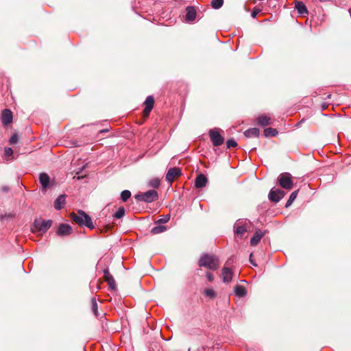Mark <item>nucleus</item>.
I'll list each match as a JSON object with an SVG mask.
<instances>
[{"label":"nucleus","instance_id":"obj_38","mask_svg":"<svg viewBox=\"0 0 351 351\" xmlns=\"http://www.w3.org/2000/svg\"><path fill=\"white\" fill-rule=\"evenodd\" d=\"M252 254H250V263L254 265V266H256V264L255 263H254V261L252 260Z\"/></svg>","mask_w":351,"mask_h":351},{"label":"nucleus","instance_id":"obj_37","mask_svg":"<svg viewBox=\"0 0 351 351\" xmlns=\"http://www.w3.org/2000/svg\"><path fill=\"white\" fill-rule=\"evenodd\" d=\"M206 276V278H207V279H208V280L209 282H213L214 280V275L212 273L207 272Z\"/></svg>","mask_w":351,"mask_h":351},{"label":"nucleus","instance_id":"obj_17","mask_svg":"<svg viewBox=\"0 0 351 351\" xmlns=\"http://www.w3.org/2000/svg\"><path fill=\"white\" fill-rule=\"evenodd\" d=\"M258 125L265 127L271 124V118L266 114L259 116L257 119Z\"/></svg>","mask_w":351,"mask_h":351},{"label":"nucleus","instance_id":"obj_22","mask_svg":"<svg viewBox=\"0 0 351 351\" xmlns=\"http://www.w3.org/2000/svg\"><path fill=\"white\" fill-rule=\"evenodd\" d=\"M234 293L237 296L244 297L247 293L245 288L241 285H237L234 287Z\"/></svg>","mask_w":351,"mask_h":351},{"label":"nucleus","instance_id":"obj_28","mask_svg":"<svg viewBox=\"0 0 351 351\" xmlns=\"http://www.w3.org/2000/svg\"><path fill=\"white\" fill-rule=\"evenodd\" d=\"M223 0H212L210 5L213 9L217 10L222 7Z\"/></svg>","mask_w":351,"mask_h":351},{"label":"nucleus","instance_id":"obj_35","mask_svg":"<svg viewBox=\"0 0 351 351\" xmlns=\"http://www.w3.org/2000/svg\"><path fill=\"white\" fill-rule=\"evenodd\" d=\"M4 155L5 157H10L13 155V150L10 147H5L4 149Z\"/></svg>","mask_w":351,"mask_h":351},{"label":"nucleus","instance_id":"obj_2","mask_svg":"<svg viewBox=\"0 0 351 351\" xmlns=\"http://www.w3.org/2000/svg\"><path fill=\"white\" fill-rule=\"evenodd\" d=\"M71 219L80 226H85L90 229L94 228V225L90 217L83 210H78L77 213H72Z\"/></svg>","mask_w":351,"mask_h":351},{"label":"nucleus","instance_id":"obj_11","mask_svg":"<svg viewBox=\"0 0 351 351\" xmlns=\"http://www.w3.org/2000/svg\"><path fill=\"white\" fill-rule=\"evenodd\" d=\"M144 104L145 106V109L143 110V114L145 117H148L151 110H152L154 104V99L152 96H148Z\"/></svg>","mask_w":351,"mask_h":351},{"label":"nucleus","instance_id":"obj_30","mask_svg":"<svg viewBox=\"0 0 351 351\" xmlns=\"http://www.w3.org/2000/svg\"><path fill=\"white\" fill-rule=\"evenodd\" d=\"M131 197V192L128 190H124L121 193L122 201L126 202Z\"/></svg>","mask_w":351,"mask_h":351},{"label":"nucleus","instance_id":"obj_40","mask_svg":"<svg viewBox=\"0 0 351 351\" xmlns=\"http://www.w3.org/2000/svg\"><path fill=\"white\" fill-rule=\"evenodd\" d=\"M226 265H229V261L226 263Z\"/></svg>","mask_w":351,"mask_h":351},{"label":"nucleus","instance_id":"obj_9","mask_svg":"<svg viewBox=\"0 0 351 351\" xmlns=\"http://www.w3.org/2000/svg\"><path fill=\"white\" fill-rule=\"evenodd\" d=\"M181 175V170L178 167L170 168L166 174V180L171 184L176 178Z\"/></svg>","mask_w":351,"mask_h":351},{"label":"nucleus","instance_id":"obj_25","mask_svg":"<svg viewBox=\"0 0 351 351\" xmlns=\"http://www.w3.org/2000/svg\"><path fill=\"white\" fill-rule=\"evenodd\" d=\"M278 134V131L276 129L271 128H267L264 130V135L266 137L275 136Z\"/></svg>","mask_w":351,"mask_h":351},{"label":"nucleus","instance_id":"obj_4","mask_svg":"<svg viewBox=\"0 0 351 351\" xmlns=\"http://www.w3.org/2000/svg\"><path fill=\"white\" fill-rule=\"evenodd\" d=\"M51 225V220L36 219L34 222L32 232L43 234L49 229Z\"/></svg>","mask_w":351,"mask_h":351},{"label":"nucleus","instance_id":"obj_13","mask_svg":"<svg viewBox=\"0 0 351 351\" xmlns=\"http://www.w3.org/2000/svg\"><path fill=\"white\" fill-rule=\"evenodd\" d=\"M104 278L105 281H106L108 284L109 288L111 290H113L116 287L115 280H114L113 276L109 272L108 269H105L104 270Z\"/></svg>","mask_w":351,"mask_h":351},{"label":"nucleus","instance_id":"obj_39","mask_svg":"<svg viewBox=\"0 0 351 351\" xmlns=\"http://www.w3.org/2000/svg\"><path fill=\"white\" fill-rule=\"evenodd\" d=\"M2 191L3 192H8L9 191V188L8 186H3L1 188Z\"/></svg>","mask_w":351,"mask_h":351},{"label":"nucleus","instance_id":"obj_6","mask_svg":"<svg viewBox=\"0 0 351 351\" xmlns=\"http://www.w3.org/2000/svg\"><path fill=\"white\" fill-rule=\"evenodd\" d=\"M209 136L215 147H219L223 143L224 138L217 128L212 129L209 131Z\"/></svg>","mask_w":351,"mask_h":351},{"label":"nucleus","instance_id":"obj_24","mask_svg":"<svg viewBox=\"0 0 351 351\" xmlns=\"http://www.w3.org/2000/svg\"><path fill=\"white\" fill-rule=\"evenodd\" d=\"M166 230H167V228H166V227L165 226L158 225V226H156L155 227H154L152 229L151 232L152 234H159V233L163 232Z\"/></svg>","mask_w":351,"mask_h":351},{"label":"nucleus","instance_id":"obj_5","mask_svg":"<svg viewBox=\"0 0 351 351\" xmlns=\"http://www.w3.org/2000/svg\"><path fill=\"white\" fill-rule=\"evenodd\" d=\"M280 186L287 190H291L293 186L291 176L289 173H283L278 176Z\"/></svg>","mask_w":351,"mask_h":351},{"label":"nucleus","instance_id":"obj_3","mask_svg":"<svg viewBox=\"0 0 351 351\" xmlns=\"http://www.w3.org/2000/svg\"><path fill=\"white\" fill-rule=\"evenodd\" d=\"M135 198L138 201L145 202L147 203H151L158 198V192L155 190H149L145 193H140L135 195Z\"/></svg>","mask_w":351,"mask_h":351},{"label":"nucleus","instance_id":"obj_32","mask_svg":"<svg viewBox=\"0 0 351 351\" xmlns=\"http://www.w3.org/2000/svg\"><path fill=\"white\" fill-rule=\"evenodd\" d=\"M91 304L93 312L95 314V315L97 316V303L95 298H93L92 299Z\"/></svg>","mask_w":351,"mask_h":351},{"label":"nucleus","instance_id":"obj_7","mask_svg":"<svg viewBox=\"0 0 351 351\" xmlns=\"http://www.w3.org/2000/svg\"><path fill=\"white\" fill-rule=\"evenodd\" d=\"M247 224L246 219H238L234 226V233L238 236L243 237L247 232Z\"/></svg>","mask_w":351,"mask_h":351},{"label":"nucleus","instance_id":"obj_16","mask_svg":"<svg viewBox=\"0 0 351 351\" xmlns=\"http://www.w3.org/2000/svg\"><path fill=\"white\" fill-rule=\"evenodd\" d=\"M232 275H233V273L230 268H228L227 267H224L222 269L221 276H222V280H223V282H226V283L230 282L232 280Z\"/></svg>","mask_w":351,"mask_h":351},{"label":"nucleus","instance_id":"obj_27","mask_svg":"<svg viewBox=\"0 0 351 351\" xmlns=\"http://www.w3.org/2000/svg\"><path fill=\"white\" fill-rule=\"evenodd\" d=\"M204 294L210 299H214L217 295L216 292L213 289H206L204 291Z\"/></svg>","mask_w":351,"mask_h":351},{"label":"nucleus","instance_id":"obj_8","mask_svg":"<svg viewBox=\"0 0 351 351\" xmlns=\"http://www.w3.org/2000/svg\"><path fill=\"white\" fill-rule=\"evenodd\" d=\"M285 195V193L280 189H272L269 193V199L274 202H278Z\"/></svg>","mask_w":351,"mask_h":351},{"label":"nucleus","instance_id":"obj_23","mask_svg":"<svg viewBox=\"0 0 351 351\" xmlns=\"http://www.w3.org/2000/svg\"><path fill=\"white\" fill-rule=\"evenodd\" d=\"M295 8L297 9L298 12L301 14L308 13L306 7L302 2H298L295 4Z\"/></svg>","mask_w":351,"mask_h":351},{"label":"nucleus","instance_id":"obj_15","mask_svg":"<svg viewBox=\"0 0 351 351\" xmlns=\"http://www.w3.org/2000/svg\"><path fill=\"white\" fill-rule=\"evenodd\" d=\"M39 181L43 189H47L50 186V178L46 173H41L39 175Z\"/></svg>","mask_w":351,"mask_h":351},{"label":"nucleus","instance_id":"obj_29","mask_svg":"<svg viewBox=\"0 0 351 351\" xmlns=\"http://www.w3.org/2000/svg\"><path fill=\"white\" fill-rule=\"evenodd\" d=\"M125 215V208L123 207H119L116 213L114 214V217L116 219H121Z\"/></svg>","mask_w":351,"mask_h":351},{"label":"nucleus","instance_id":"obj_33","mask_svg":"<svg viewBox=\"0 0 351 351\" xmlns=\"http://www.w3.org/2000/svg\"><path fill=\"white\" fill-rule=\"evenodd\" d=\"M227 148L230 149L237 146V142L234 139H229L226 142Z\"/></svg>","mask_w":351,"mask_h":351},{"label":"nucleus","instance_id":"obj_31","mask_svg":"<svg viewBox=\"0 0 351 351\" xmlns=\"http://www.w3.org/2000/svg\"><path fill=\"white\" fill-rule=\"evenodd\" d=\"M160 180L158 178H154L149 181V186L153 188H158L160 186Z\"/></svg>","mask_w":351,"mask_h":351},{"label":"nucleus","instance_id":"obj_12","mask_svg":"<svg viewBox=\"0 0 351 351\" xmlns=\"http://www.w3.org/2000/svg\"><path fill=\"white\" fill-rule=\"evenodd\" d=\"M72 233V228L71 226L66 224V223H62L60 225L58 230H57V234L60 237L67 236Z\"/></svg>","mask_w":351,"mask_h":351},{"label":"nucleus","instance_id":"obj_14","mask_svg":"<svg viewBox=\"0 0 351 351\" xmlns=\"http://www.w3.org/2000/svg\"><path fill=\"white\" fill-rule=\"evenodd\" d=\"M186 16H185L186 21H187L189 23L193 22L195 19L196 15H197L195 9L192 6H188L186 8Z\"/></svg>","mask_w":351,"mask_h":351},{"label":"nucleus","instance_id":"obj_19","mask_svg":"<svg viewBox=\"0 0 351 351\" xmlns=\"http://www.w3.org/2000/svg\"><path fill=\"white\" fill-rule=\"evenodd\" d=\"M264 236V232L261 230H257L255 233L253 237L250 240V244L253 246L256 245L258 242L261 241V239Z\"/></svg>","mask_w":351,"mask_h":351},{"label":"nucleus","instance_id":"obj_26","mask_svg":"<svg viewBox=\"0 0 351 351\" xmlns=\"http://www.w3.org/2000/svg\"><path fill=\"white\" fill-rule=\"evenodd\" d=\"M297 196H298V191H295L292 192L289 196V199L287 200V202L286 203L285 207L287 208V207L290 206L292 204V203L294 202V200L296 199Z\"/></svg>","mask_w":351,"mask_h":351},{"label":"nucleus","instance_id":"obj_10","mask_svg":"<svg viewBox=\"0 0 351 351\" xmlns=\"http://www.w3.org/2000/svg\"><path fill=\"white\" fill-rule=\"evenodd\" d=\"M12 112L9 109H4L1 115V120L3 125H8L12 122Z\"/></svg>","mask_w":351,"mask_h":351},{"label":"nucleus","instance_id":"obj_20","mask_svg":"<svg viewBox=\"0 0 351 351\" xmlns=\"http://www.w3.org/2000/svg\"><path fill=\"white\" fill-rule=\"evenodd\" d=\"M65 195H61L54 202V208L56 210H60L65 204Z\"/></svg>","mask_w":351,"mask_h":351},{"label":"nucleus","instance_id":"obj_18","mask_svg":"<svg viewBox=\"0 0 351 351\" xmlns=\"http://www.w3.org/2000/svg\"><path fill=\"white\" fill-rule=\"evenodd\" d=\"M207 182V178L204 174H199L195 179V185L196 188H203L206 185Z\"/></svg>","mask_w":351,"mask_h":351},{"label":"nucleus","instance_id":"obj_21","mask_svg":"<svg viewBox=\"0 0 351 351\" xmlns=\"http://www.w3.org/2000/svg\"><path fill=\"white\" fill-rule=\"evenodd\" d=\"M244 135L247 137H257L259 135V130L256 128H250L244 132Z\"/></svg>","mask_w":351,"mask_h":351},{"label":"nucleus","instance_id":"obj_1","mask_svg":"<svg viewBox=\"0 0 351 351\" xmlns=\"http://www.w3.org/2000/svg\"><path fill=\"white\" fill-rule=\"evenodd\" d=\"M198 264L199 267L215 271L219 267L220 262L218 256L204 253L201 255Z\"/></svg>","mask_w":351,"mask_h":351},{"label":"nucleus","instance_id":"obj_34","mask_svg":"<svg viewBox=\"0 0 351 351\" xmlns=\"http://www.w3.org/2000/svg\"><path fill=\"white\" fill-rule=\"evenodd\" d=\"M19 141V136L16 134H12L9 140L10 145L16 144Z\"/></svg>","mask_w":351,"mask_h":351},{"label":"nucleus","instance_id":"obj_36","mask_svg":"<svg viewBox=\"0 0 351 351\" xmlns=\"http://www.w3.org/2000/svg\"><path fill=\"white\" fill-rule=\"evenodd\" d=\"M169 219H170V216L169 215H166L163 218H161V219H158L156 223H165L167 221H169Z\"/></svg>","mask_w":351,"mask_h":351}]
</instances>
